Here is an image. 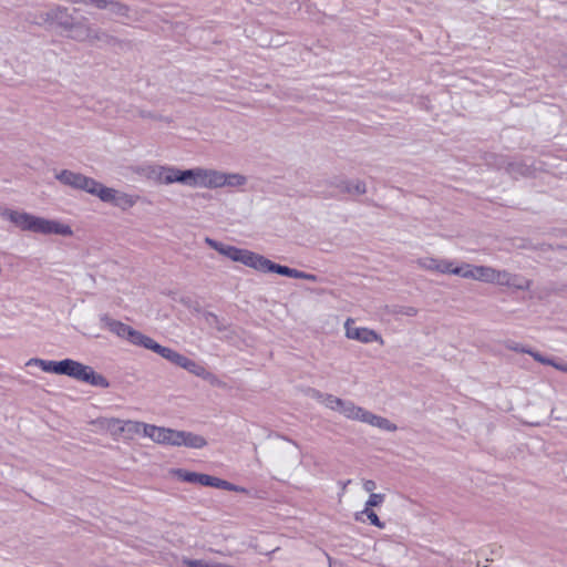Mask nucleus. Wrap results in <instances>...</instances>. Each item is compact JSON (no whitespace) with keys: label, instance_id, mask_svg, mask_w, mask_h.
I'll list each match as a JSON object with an SVG mask.
<instances>
[{"label":"nucleus","instance_id":"obj_1","mask_svg":"<svg viewBox=\"0 0 567 567\" xmlns=\"http://www.w3.org/2000/svg\"><path fill=\"white\" fill-rule=\"evenodd\" d=\"M0 216L3 219L9 220L11 224H13L17 228H19L22 231H31L41 235H72V229L70 228V226L61 224L56 220H51L35 216L23 210L1 208Z\"/></svg>","mask_w":567,"mask_h":567},{"label":"nucleus","instance_id":"obj_2","mask_svg":"<svg viewBox=\"0 0 567 567\" xmlns=\"http://www.w3.org/2000/svg\"><path fill=\"white\" fill-rule=\"evenodd\" d=\"M100 320L104 328L116 334L118 338L126 339L134 346L143 347L155 352L158 343L152 338L143 334L122 321L109 317L107 315L102 316Z\"/></svg>","mask_w":567,"mask_h":567},{"label":"nucleus","instance_id":"obj_3","mask_svg":"<svg viewBox=\"0 0 567 567\" xmlns=\"http://www.w3.org/2000/svg\"><path fill=\"white\" fill-rule=\"evenodd\" d=\"M338 412L347 419L368 423L388 432H394L398 429L390 420L373 414L363 408L355 405L352 401L341 400Z\"/></svg>","mask_w":567,"mask_h":567},{"label":"nucleus","instance_id":"obj_4","mask_svg":"<svg viewBox=\"0 0 567 567\" xmlns=\"http://www.w3.org/2000/svg\"><path fill=\"white\" fill-rule=\"evenodd\" d=\"M62 375L71 377L78 381L86 382L94 386L107 388L109 381L96 373L91 367L72 359L62 360Z\"/></svg>","mask_w":567,"mask_h":567},{"label":"nucleus","instance_id":"obj_5","mask_svg":"<svg viewBox=\"0 0 567 567\" xmlns=\"http://www.w3.org/2000/svg\"><path fill=\"white\" fill-rule=\"evenodd\" d=\"M37 18L38 21L35 23L39 25H55L68 32L81 27V23L75 22L69 9L63 6H53L47 11L40 12Z\"/></svg>","mask_w":567,"mask_h":567},{"label":"nucleus","instance_id":"obj_6","mask_svg":"<svg viewBox=\"0 0 567 567\" xmlns=\"http://www.w3.org/2000/svg\"><path fill=\"white\" fill-rule=\"evenodd\" d=\"M55 178L63 185L70 186L74 189L84 190L94 196L97 195L99 188L101 186V183L94 178L69 169H63L56 173Z\"/></svg>","mask_w":567,"mask_h":567},{"label":"nucleus","instance_id":"obj_7","mask_svg":"<svg viewBox=\"0 0 567 567\" xmlns=\"http://www.w3.org/2000/svg\"><path fill=\"white\" fill-rule=\"evenodd\" d=\"M155 353L199 378L203 377L206 370L202 364L197 363L196 361L185 357L184 354L171 348L161 346L159 343L155 350Z\"/></svg>","mask_w":567,"mask_h":567},{"label":"nucleus","instance_id":"obj_8","mask_svg":"<svg viewBox=\"0 0 567 567\" xmlns=\"http://www.w3.org/2000/svg\"><path fill=\"white\" fill-rule=\"evenodd\" d=\"M247 183V177L238 173H224L207 168L206 188H220L225 186L240 187Z\"/></svg>","mask_w":567,"mask_h":567},{"label":"nucleus","instance_id":"obj_9","mask_svg":"<svg viewBox=\"0 0 567 567\" xmlns=\"http://www.w3.org/2000/svg\"><path fill=\"white\" fill-rule=\"evenodd\" d=\"M96 197L124 210L133 207L137 199L130 194L106 187L103 184H101Z\"/></svg>","mask_w":567,"mask_h":567},{"label":"nucleus","instance_id":"obj_10","mask_svg":"<svg viewBox=\"0 0 567 567\" xmlns=\"http://www.w3.org/2000/svg\"><path fill=\"white\" fill-rule=\"evenodd\" d=\"M416 265L427 271L460 276L461 266H455L452 260L434 257H422L416 259Z\"/></svg>","mask_w":567,"mask_h":567},{"label":"nucleus","instance_id":"obj_11","mask_svg":"<svg viewBox=\"0 0 567 567\" xmlns=\"http://www.w3.org/2000/svg\"><path fill=\"white\" fill-rule=\"evenodd\" d=\"M346 337L351 340H357L362 343H372L379 342L383 344L384 341L382 337L374 330L365 328V327H355L354 320L352 318H348L344 322Z\"/></svg>","mask_w":567,"mask_h":567},{"label":"nucleus","instance_id":"obj_12","mask_svg":"<svg viewBox=\"0 0 567 567\" xmlns=\"http://www.w3.org/2000/svg\"><path fill=\"white\" fill-rule=\"evenodd\" d=\"M207 168L195 167L189 169H179L176 167L175 183L189 187L206 188Z\"/></svg>","mask_w":567,"mask_h":567},{"label":"nucleus","instance_id":"obj_13","mask_svg":"<svg viewBox=\"0 0 567 567\" xmlns=\"http://www.w3.org/2000/svg\"><path fill=\"white\" fill-rule=\"evenodd\" d=\"M220 254L231 259L233 261L241 262L245 266L254 269L256 268L257 259L259 257V254H256L254 251L240 249L228 245L223 246V249H220Z\"/></svg>","mask_w":567,"mask_h":567},{"label":"nucleus","instance_id":"obj_14","mask_svg":"<svg viewBox=\"0 0 567 567\" xmlns=\"http://www.w3.org/2000/svg\"><path fill=\"white\" fill-rule=\"evenodd\" d=\"M220 254L231 259L233 261L241 262L245 266L254 269L256 268L257 259L259 257V254H256L254 251L240 249L228 245L223 246V249H220Z\"/></svg>","mask_w":567,"mask_h":567},{"label":"nucleus","instance_id":"obj_15","mask_svg":"<svg viewBox=\"0 0 567 567\" xmlns=\"http://www.w3.org/2000/svg\"><path fill=\"white\" fill-rule=\"evenodd\" d=\"M494 270L495 268L489 266H473L470 264H463L461 266L460 277L492 284L494 281Z\"/></svg>","mask_w":567,"mask_h":567},{"label":"nucleus","instance_id":"obj_16","mask_svg":"<svg viewBox=\"0 0 567 567\" xmlns=\"http://www.w3.org/2000/svg\"><path fill=\"white\" fill-rule=\"evenodd\" d=\"M148 437L157 444L178 446L181 431L153 425L148 427Z\"/></svg>","mask_w":567,"mask_h":567},{"label":"nucleus","instance_id":"obj_17","mask_svg":"<svg viewBox=\"0 0 567 567\" xmlns=\"http://www.w3.org/2000/svg\"><path fill=\"white\" fill-rule=\"evenodd\" d=\"M256 270L262 272H276L281 276L290 277L291 268L275 264L270 259L259 255L257 259Z\"/></svg>","mask_w":567,"mask_h":567},{"label":"nucleus","instance_id":"obj_18","mask_svg":"<svg viewBox=\"0 0 567 567\" xmlns=\"http://www.w3.org/2000/svg\"><path fill=\"white\" fill-rule=\"evenodd\" d=\"M334 186L346 194L363 195L367 193V185L360 179H340Z\"/></svg>","mask_w":567,"mask_h":567},{"label":"nucleus","instance_id":"obj_19","mask_svg":"<svg viewBox=\"0 0 567 567\" xmlns=\"http://www.w3.org/2000/svg\"><path fill=\"white\" fill-rule=\"evenodd\" d=\"M207 445L204 436L193 432L181 431L178 446H186L190 449H203Z\"/></svg>","mask_w":567,"mask_h":567},{"label":"nucleus","instance_id":"obj_20","mask_svg":"<svg viewBox=\"0 0 567 567\" xmlns=\"http://www.w3.org/2000/svg\"><path fill=\"white\" fill-rule=\"evenodd\" d=\"M148 427H153V425L138 421L127 420L124 421L123 425H121L120 432L126 433L130 439L141 433L148 437Z\"/></svg>","mask_w":567,"mask_h":567},{"label":"nucleus","instance_id":"obj_21","mask_svg":"<svg viewBox=\"0 0 567 567\" xmlns=\"http://www.w3.org/2000/svg\"><path fill=\"white\" fill-rule=\"evenodd\" d=\"M70 37L76 41L89 40L90 42L104 41L106 39H110L109 34H106L105 32L92 30L90 27H85L83 31H76L74 34Z\"/></svg>","mask_w":567,"mask_h":567},{"label":"nucleus","instance_id":"obj_22","mask_svg":"<svg viewBox=\"0 0 567 567\" xmlns=\"http://www.w3.org/2000/svg\"><path fill=\"white\" fill-rule=\"evenodd\" d=\"M495 158L497 159V162H495L494 164L498 168H505L513 176L525 175L528 171L527 166L522 165L519 163L511 162L503 156H495Z\"/></svg>","mask_w":567,"mask_h":567},{"label":"nucleus","instance_id":"obj_23","mask_svg":"<svg viewBox=\"0 0 567 567\" xmlns=\"http://www.w3.org/2000/svg\"><path fill=\"white\" fill-rule=\"evenodd\" d=\"M177 475L184 482L199 484L203 486H208L210 480V475L196 472H188L184 470H178Z\"/></svg>","mask_w":567,"mask_h":567},{"label":"nucleus","instance_id":"obj_24","mask_svg":"<svg viewBox=\"0 0 567 567\" xmlns=\"http://www.w3.org/2000/svg\"><path fill=\"white\" fill-rule=\"evenodd\" d=\"M110 10L114 16L128 18L130 17V7L123 2L115 0H105V7L103 10Z\"/></svg>","mask_w":567,"mask_h":567},{"label":"nucleus","instance_id":"obj_25","mask_svg":"<svg viewBox=\"0 0 567 567\" xmlns=\"http://www.w3.org/2000/svg\"><path fill=\"white\" fill-rule=\"evenodd\" d=\"M165 173L166 165H151L145 168V176L157 184H164Z\"/></svg>","mask_w":567,"mask_h":567},{"label":"nucleus","instance_id":"obj_26","mask_svg":"<svg viewBox=\"0 0 567 567\" xmlns=\"http://www.w3.org/2000/svg\"><path fill=\"white\" fill-rule=\"evenodd\" d=\"M511 284L508 288H514L517 290H528L530 288V280L526 279L525 277L516 274H512L511 276Z\"/></svg>","mask_w":567,"mask_h":567},{"label":"nucleus","instance_id":"obj_27","mask_svg":"<svg viewBox=\"0 0 567 567\" xmlns=\"http://www.w3.org/2000/svg\"><path fill=\"white\" fill-rule=\"evenodd\" d=\"M99 422H100L102 427L106 429L107 431H110L113 434L121 433L120 432V427L124 423V421H122L120 419H114V417L102 419Z\"/></svg>","mask_w":567,"mask_h":567},{"label":"nucleus","instance_id":"obj_28","mask_svg":"<svg viewBox=\"0 0 567 567\" xmlns=\"http://www.w3.org/2000/svg\"><path fill=\"white\" fill-rule=\"evenodd\" d=\"M511 276L512 274L507 270H494V281L492 284L499 285V286H506L508 287L511 284Z\"/></svg>","mask_w":567,"mask_h":567},{"label":"nucleus","instance_id":"obj_29","mask_svg":"<svg viewBox=\"0 0 567 567\" xmlns=\"http://www.w3.org/2000/svg\"><path fill=\"white\" fill-rule=\"evenodd\" d=\"M341 400H342V399H340V398H337V396H334V395H332V394H327V393H326V395L323 396V399H322L321 403H322L326 408H328V409H330V410H332V411H338V410H339V405H340V403H341Z\"/></svg>","mask_w":567,"mask_h":567},{"label":"nucleus","instance_id":"obj_30","mask_svg":"<svg viewBox=\"0 0 567 567\" xmlns=\"http://www.w3.org/2000/svg\"><path fill=\"white\" fill-rule=\"evenodd\" d=\"M62 360L61 361H48L45 360L43 371L49 373L61 374L62 373Z\"/></svg>","mask_w":567,"mask_h":567},{"label":"nucleus","instance_id":"obj_31","mask_svg":"<svg viewBox=\"0 0 567 567\" xmlns=\"http://www.w3.org/2000/svg\"><path fill=\"white\" fill-rule=\"evenodd\" d=\"M384 494L371 493L365 503V508L371 509V507L379 506L384 501Z\"/></svg>","mask_w":567,"mask_h":567},{"label":"nucleus","instance_id":"obj_32","mask_svg":"<svg viewBox=\"0 0 567 567\" xmlns=\"http://www.w3.org/2000/svg\"><path fill=\"white\" fill-rule=\"evenodd\" d=\"M362 514L367 515V517H368V519H369L371 525H373L375 527H379V528H383L384 527V523H382L380 520V518L378 517V515L373 511H371L369 508H364Z\"/></svg>","mask_w":567,"mask_h":567},{"label":"nucleus","instance_id":"obj_33","mask_svg":"<svg viewBox=\"0 0 567 567\" xmlns=\"http://www.w3.org/2000/svg\"><path fill=\"white\" fill-rule=\"evenodd\" d=\"M182 564L186 567H208L209 561L204 559H189L184 557Z\"/></svg>","mask_w":567,"mask_h":567},{"label":"nucleus","instance_id":"obj_34","mask_svg":"<svg viewBox=\"0 0 567 567\" xmlns=\"http://www.w3.org/2000/svg\"><path fill=\"white\" fill-rule=\"evenodd\" d=\"M528 354L532 355L537 362H539L542 364H547V365L554 364L553 359L544 357L538 351H534L530 349V351H528Z\"/></svg>","mask_w":567,"mask_h":567},{"label":"nucleus","instance_id":"obj_35","mask_svg":"<svg viewBox=\"0 0 567 567\" xmlns=\"http://www.w3.org/2000/svg\"><path fill=\"white\" fill-rule=\"evenodd\" d=\"M175 173H176L175 166L166 165V173L164 175V185H171V184L175 183Z\"/></svg>","mask_w":567,"mask_h":567},{"label":"nucleus","instance_id":"obj_36","mask_svg":"<svg viewBox=\"0 0 567 567\" xmlns=\"http://www.w3.org/2000/svg\"><path fill=\"white\" fill-rule=\"evenodd\" d=\"M74 3L92 4L100 10H103L105 7V0H74Z\"/></svg>","mask_w":567,"mask_h":567},{"label":"nucleus","instance_id":"obj_37","mask_svg":"<svg viewBox=\"0 0 567 567\" xmlns=\"http://www.w3.org/2000/svg\"><path fill=\"white\" fill-rule=\"evenodd\" d=\"M226 484H227V481L215 477V476H210L208 486L225 489Z\"/></svg>","mask_w":567,"mask_h":567},{"label":"nucleus","instance_id":"obj_38","mask_svg":"<svg viewBox=\"0 0 567 567\" xmlns=\"http://www.w3.org/2000/svg\"><path fill=\"white\" fill-rule=\"evenodd\" d=\"M202 379L208 381L210 384L213 385H220L221 382L219 381V379L212 372L205 370Z\"/></svg>","mask_w":567,"mask_h":567},{"label":"nucleus","instance_id":"obj_39","mask_svg":"<svg viewBox=\"0 0 567 567\" xmlns=\"http://www.w3.org/2000/svg\"><path fill=\"white\" fill-rule=\"evenodd\" d=\"M396 313L414 317L417 313V309L414 307H401L400 310L396 311Z\"/></svg>","mask_w":567,"mask_h":567},{"label":"nucleus","instance_id":"obj_40","mask_svg":"<svg viewBox=\"0 0 567 567\" xmlns=\"http://www.w3.org/2000/svg\"><path fill=\"white\" fill-rule=\"evenodd\" d=\"M507 349L515 351V352L527 353V354H528V351H530V349L525 348L519 343H509V344H507Z\"/></svg>","mask_w":567,"mask_h":567},{"label":"nucleus","instance_id":"obj_41","mask_svg":"<svg viewBox=\"0 0 567 567\" xmlns=\"http://www.w3.org/2000/svg\"><path fill=\"white\" fill-rule=\"evenodd\" d=\"M308 395L317 401H319L321 403L323 396L326 395V393H322L316 389H308Z\"/></svg>","mask_w":567,"mask_h":567},{"label":"nucleus","instance_id":"obj_42","mask_svg":"<svg viewBox=\"0 0 567 567\" xmlns=\"http://www.w3.org/2000/svg\"><path fill=\"white\" fill-rule=\"evenodd\" d=\"M44 363H45V360H43V359L32 358V359H30V360L25 363V365H27V367L37 365V367H39V368L43 369Z\"/></svg>","mask_w":567,"mask_h":567},{"label":"nucleus","instance_id":"obj_43","mask_svg":"<svg viewBox=\"0 0 567 567\" xmlns=\"http://www.w3.org/2000/svg\"><path fill=\"white\" fill-rule=\"evenodd\" d=\"M375 487H377L375 482H374V481H372V480H365V481L363 482V488H364V491H365V492H368V493H370V494L375 489Z\"/></svg>","mask_w":567,"mask_h":567},{"label":"nucleus","instance_id":"obj_44","mask_svg":"<svg viewBox=\"0 0 567 567\" xmlns=\"http://www.w3.org/2000/svg\"><path fill=\"white\" fill-rule=\"evenodd\" d=\"M290 278H297V279H303L305 280V274L303 271H300L298 269L291 268Z\"/></svg>","mask_w":567,"mask_h":567},{"label":"nucleus","instance_id":"obj_45","mask_svg":"<svg viewBox=\"0 0 567 567\" xmlns=\"http://www.w3.org/2000/svg\"><path fill=\"white\" fill-rule=\"evenodd\" d=\"M551 367H554L555 369L559 370V371H563V372H566L567 373V363H557L554 361V364H550Z\"/></svg>","mask_w":567,"mask_h":567},{"label":"nucleus","instance_id":"obj_46","mask_svg":"<svg viewBox=\"0 0 567 567\" xmlns=\"http://www.w3.org/2000/svg\"><path fill=\"white\" fill-rule=\"evenodd\" d=\"M305 280H308V281H318V277L313 274H309V272H306L305 274Z\"/></svg>","mask_w":567,"mask_h":567},{"label":"nucleus","instance_id":"obj_47","mask_svg":"<svg viewBox=\"0 0 567 567\" xmlns=\"http://www.w3.org/2000/svg\"><path fill=\"white\" fill-rule=\"evenodd\" d=\"M236 489V485L231 484L230 482H227L225 491L234 492Z\"/></svg>","mask_w":567,"mask_h":567},{"label":"nucleus","instance_id":"obj_48","mask_svg":"<svg viewBox=\"0 0 567 567\" xmlns=\"http://www.w3.org/2000/svg\"><path fill=\"white\" fill-rule=\"evenodd\" d=\"M224 244L216 241L213 249L217 250L220 254V249H223Z\"/></svg>","mask_w":567,"mask_h":567},{"label":"nucleus","instance_id":"obj_49","mask_svg":"<svg viewBox=\"0 0 567 567\" xmlns=\"http://www.w3.org/2000/svg\"><path fill=\"white\" fill-rule=\"evenodd\" d=\"M206 243H207L212 248H214L216 240L210 239V238H206Z\"/></svg>","mask_w":567,"mask_h":567},{"label":"nucleus","instance_id":"obj_50","mask_svg":"<svg viewBox=\"0 0 567 567\" xmlns=\"http://www.w3.org/2000/svg\"><path fill=\"white\" fill-rule=\"evenodd\" d=\"M206 243H207L212 248H214L216 240L210 239V238H206Z\"/></svg>","mask_w":567,"mask_h":567},{"label":"nucleus","instance_id":"obj_51","mask_svg":"<svg viewBox=\"0 0 567 567\" xmlns=\"http://www.w3.org/2000/svg\"><path fill=\"white\" fill-rule=\"evenodd\" d=\"M234 492L246 493L247 491H246V488L236 485V489H234Z\"/></svg>","mask_w":567,"mask_h":567},{"label":"nucleus","instance_id":"obj_52","mask_svg":"<svg viewBox=\"0 0 567 567\" xmlns=\"http://www.w3.org/2000/svg\"><path fill=\"white\" fill-rule=\"evenodd\" d=\"M209 317H210V318H213V319H214V321H217V320H218L217 316H215V315H213V313H209Z\"/></svg>","mask_w":567,"mask_h":567}]
</instances>
